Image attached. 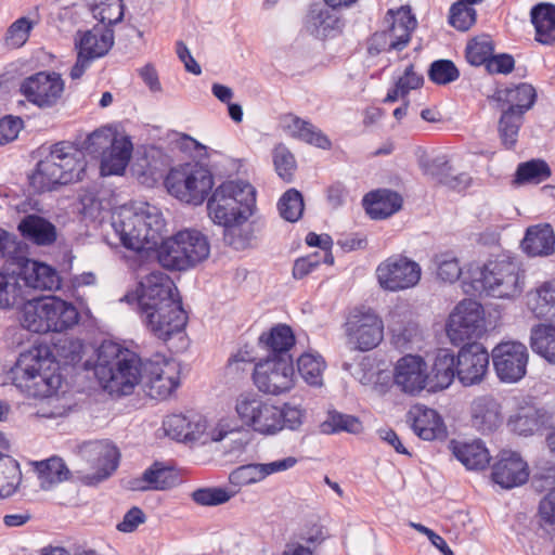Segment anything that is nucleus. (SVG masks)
Wrapping results in <instances>:
<instances>
[{"label":"nucleus","mask_w":555,"mask_h":555,"mask_svg":"<svg viewBox=\"0 0 555 555\" xmlns=\"http://www.w3.org/2000/svg\"><path fill=\"white\" fill-rule=\"evenodd\" d=\"M343 25L334 9L312 8L306 18L307 30L319 39L336 36L341 33Z\"/></svg>","instance_id":"26"},{"label":"nucleus","mask_w":555,"mask_h":555,"mask_svg":"<svg viewBox=\"0 0 555 555\" xmlns=\"http://www.w3.org/2000/svg\"><path fill=\"white\" fill-rule=\"evenodd\" d=\"M451 166L446 156H439L434 158L428 168L427 172L438 178L439 182L450 188H457L461 184L467 182L468 177L464 173L454 176L451 173Z\"/></svg>","instance_id":"51"},{"label":"nucleus","mask_w":555,"mask_h":555,"mask_svg":"<svg viewBox=\"0 0 555 555\" xmlns=\"http://www.w3.org/2000/svg\"><path fill=\"white\" fill-rule=\"evenodd\" d=\"M493 43L488 35L474 38L466 47V59L472 65L486 64L493 54Z\"/></svg>","instance_id":"53"},{"label":"nucleus","mask_w":555,"mask_h":555,"mask_svg":"<svg viewBox=\"0 0 555 555\" xmlns=\"http://www.w3.org/2000/svg\"><path fill=\"white\" fill-rule=\"evenodd\" d=\"M116 350L114 358L108 360L105 349H93L96 359L83 361V370L93 371L108 393L129 396L143 383L151 398L164 400L179 387L183 367L178 360L160 351L141 358L131 349Z\"/></svg>","instance_id":"2"},{"label":"nucleus","mask_w":555,"mask_h":555,"mask_svg":"<svg viewBox=\"0 0 555 555\" xmlns=\"http://www.w3.org/2000/svg\"><path fill=\"white\" fill-rule=\"evenodd\" d=\"M22 300V288L13 274L0 272V309H10Z\"/></svg>","instance_id":"54"},{"label":"nucleus","mask_w":555,"mask_h":555,"mask_svg":"<svg viewBox=\"0 0 555 555\" xmlns=\"http://www.w3.org/2000/svg\"><path fill=\"white\" fill-rule=\"evenodd\" d=\"M64 80L57 73L39 72L27 78L21 85V92L28 102L47 109L56 106L63 96Z\"/></svg>","instance_id":"14"},{"label":"nucleus","mask_w":555,"mask_h":555,"mask_svg":"<svg viewBox=\"0 0 555 555\" xmlns=\"http://www.w3.org/2000/svg\"><path fill=\"white\" fill-rule=\"evenodd\" d=\"M488 349H459L455 357L456 378L464 387L480 384L488 372Z\"/></svg>","instance_id":"16"},{"label":"nucleus","mask_w":555,"mask_h":555,"mask_svg":"<svg viewBox=\"0 0 555 555\" xmlns=\"http://www.w3.org/2000/svg\"><path fill=\"white\" fill-rule=\"evenodd\" d=\"M349 341L357 347H378L384 338L382 319L367 310L354 313L347 322Z\"/></svg>","instance_id":"15"},{"label":"nucleus","mask_w":555,"mask_h":555,"mask_svg":"<svg viewBox=\"0 0 555 555\" xmlns=\"http://www.w3.org/2000/svg\"><path fill=\"white\" fill-rule=\"evenodd\" d=\"M298 373L312 386L322 385V373L325 369V361L318 352H304L297 360Z\"/></svg>","instance_id":"43"},{"label":"nucleus","mask_w":555,"mask_h":555,"mask_svg":"<svg viewBox=\"0 0 555 555\" xmlns=\"http://www.w3.org/2000/svg\"><path fill=\"white\" fill-rule=\"evenodd\" d=\"M413 415L412 429L423 440H435L444 436L443 422L434 409L417 408L411 411Z\"/></svg>","instance_id":"33"},{"label":"nucleus","mask_w":555,"mask_h":555,"mask_svg":"<svg viewBox=\"0 0 555 555\" xmlns=\"http://www.w3.org/2000/svg\"><path fill=\"white\" fill-rule=\"evenodd\" d=\"M235 411L241 421L257 433L274 435L281 430L280 408L263 401L256 395L240 396Z\"/></svg>","instance_id":"11"},{"label":"nucleus","mask_w":555,"mask_h":555,"mask_svg":"<svg viewBox=\"0 0 555 555\" xmlns=\"http://www.w3.org/2000/svg\"><path fill=\"white\" fill-rule=\"evenodd\" d=\"M24 126L20 117L5 116L0 119V144H7L15 140Z\"/></svg>","instance_id":"64"},{"label":"nucleus","mask_w":555,"mask_h":555,"mask_svg":"<svg viewBox=\"0 0 555 555\" xmlns=\"http://www.w3.org/2000/svg\"><path fill=\"white\" fill-rule=\"evenodd\" d=\"M244 222H230L229 225H222L223 241L234 249H244L249 244V234L242 229Z\"/></svg>","instance_id":"62"},{"label":"nucleus","mask_w":555,"mask_h":555,"mask_svg":"<svg viewBox=\"0 0 555 555\" xmlns=\"http://www.w3.org/2000/svg\"><path fill=\"white\" fill-rule=\"evenodd\" d=\"M491 476L503 489H512L525 483L529 473L526 462L517 453L504 451L493 465Z\"/></svg>","instance_id":"18"},{"label":"nucleus","mask_w":555,"mask_h":555,"mask_svg":"<svg viewBox=\"0 0 555 555\" xmlns=\"http://www.w3.org/2000/svg\"><path fill=\"white\" fill-rule=\"evenodd\" d=\"M273 162L278 175L285 181H291L296 168L294 155L284 146L274 149Z\"/></svg>","instance_id":"61"},{"label":"nucleus","mask_w":555,"mask_h":555,"mask_svg":"<svg viewBox=\"0 0 555 555\" xmlns=\"http://www.w3.org/2000/svg\"><path fill=\"white\" fill-rule=\"evenodd\" d=\"M367 214L373 219H385L397 212L402 206L401 196L390 190H377L363 198Z\"/></svg>","instance_id":"30"},{"label":"nucleus","mask_w":555,"mask_h":555,"mask_svg":"<svg viewBox=\"0 0 555 555\" xmlns=\"http://www.w3.org/2000/svg\"><path fill=\"white\" fill-rule=\"evenodd\" d=\"M193 501L203 506H216L228 502L231 493L222 488H201L192 492Z\"/></svg>","instance_id":"60"},{"label":"nucleus","mask_w":555,"mask_h":555,"mask_svg":"<svg viewBox=\"0 0 555 555\" xmlns=\"http://www.w3.org/2000/svg\"><path fill=\"white\" fill-rule=\"evenodd\" d=\"M278 207L283 219L289 222L297 221L305 207L301 193L296 189L287 190L280 198Z\"/></svg>","instance_id":"52"},{"label":"nucleus","mask_w":555,"mask_h":555,"mask_svg":"<svg viewBox=\"0 0 555 555\" xmlns=\"http://www.w3.org/2000/svg\"><path fill=\"white\" fill-rule=\"evenodd\" d=\"M550 417L544 409H522L512 421L514 430L519 435H532L541 427L548 426Z\"/></svg>","instance_id":"41"},{"label":"nucleus","mask_w":555,"mask_h":555,"mask_svg":"<svg viewBox=\"0 0 555 555\" xmlns=\"http://www.w3.org/2000/svg\"><path fill=\"white\" fill-rule=\"evenodd\" d=\"M256 202L254 186L243 181H227L215 189L207 202L211 220L219 225L246 222Z\"/></svg>","instance_id":"7"},{"label":"nucleus","mask_w":555,"mask_h":555,"mask_svg":"<svg viewBox=\"0 0 555 555\" xmlns=\"http://www.w3.org/2000/svg\"><path fill=\"white\" fill-rule=\"evenodd\" d=\"M0 449H4L0 447ZM22 479L20 464L12 456L0 451V498L12 495Z\"/></svg>","instance_id":"40"},{"label":"nucleus","mask_w":555,"mask_h":555,"mask_svg":"<svg viewBox=\"0 0 555 555\" xmlns=\"http://www.w3.org/2000/svg\"><path fill=\"white\" fill-rule=\"evenodd\" d=\"M78 454L94 470L85 477L88 485H96L107 479L119 465L120 453L108 440L83 442L78 448Z\"/></svg>","instance_id":"13"},{"label":"nucleus","mask_w":555,"mask_h":555,"mask_svg":"<svg viewBox=\"0 0 555 555\" xmlns=\"http://www.w3.org/2000/svg\"><path fill=\"white\" fill-rule=\"evenodd\" d=\"M453 455L470 470L485 469L490 463V454L481 440L472 442L452 441Z\"/></svg>","instance_id":"28"},{"label":"nucleus","mask_w":555,"mask_h":555,"mask_svg":"<svg viewBox=\"0 0 555 555\" xmlns=\"http://www.w3.org/2000/svg\"><path fill=\"white\" fill-rule=\"evenodd\" d=\"M472 425L481 434L495 431L503 423L502 405L492 395L475 398L470 403Z\"/></svg>","instance_id":"19"},{"label":"nucleus","mask_w":555,"mask_h":555,"mask_svg":"<svg viewBox=\"0 0 555 555\" xmlns=\"http://www.w3.org/2000/svg\"><path fill=\"white\" fill-rule=\"evenodd\" d=\"M284 122L286 129L294 138L323 150L331 147L330 139L311 122L294 115L285 117Z\"/></svg>","instance_id":"36"},{"label":"nucleus","mask_w":555,"mask_h":555,"mask_svg":"<svg viewBox=\"0 0 555 555\" xmlns=\"http://www.w3.org/2000/svg\"><path fill=\"white\" fill-rule=\"evenodd\" d=\"M167 436L177 441H195L205 433L206 420L198 414H172L163 422Z\"/></svg>","instance_id":"22"},{"label":"nucleus","mask_w":555,"mask_h":555,"mask_svg":"<svg viewBox=\"0 0 555 555\" xmlns=\"http://www.w3.org/2000/svg\"><path fill=\"white\" fill-rule=\"evenodd\" d=\"M138 304L147 327L164 343L184 330L188 318L178 288L166 273L153 271L141 281Z\"/></svg>","instance_id":"3"},{"label":"nucleus","mask_w":555,"mask_h":555,"mask_svg":"<svg viewBox=\"0 0 555 555\" xmlns=\"http://www.w3.org/2000/svg\"><path fill=\"white\" fill-rule=\"evenodd\" d=\"M112 228L120 244L143 256L156 255L159 264L168 270L185 271L209 257L206 235L184 229L162 241L165 220L158 207L144 202L124 205L112 215Z\"/></svg>","instance_id":"1"},{"label":"nucleus","mask_w":555,"mask_h":555,"mask_svg":"<svg viewBox=\"0 0 555 555\" xmlns=\"http://www.w3.org/2000/svg\"><path fill=\"white\" fill-rule=\"evenodd\" d=\"M22 325L29 332H51L47 297L28 300L23 307Z\"/></svg>","instance_id":"35"},{"label":"nucleus","mask_w":555,"mask_h":555,"mask_svg":"<svg viewBox=\"0 0 555 555\" xmlns=\"http://www.w3.org/2000/svg\"><path fill=\"white\" fill-rule=\"evenodd\" d=\"M21 234L41 246L51 245L56 240V228L53 223L38 215H27L18 224Z\"/></svg>","instance_id":"29"},{"label":"nucleus","mask_w":555,"mask_h":555,"mask_svg":"<svg viewBox=\"0 0 555 555\" xmlns=\"http://www.w3.org/2000/svg\"><path fill=\"white\" fill-rule=\"evenodd\" d=\"M258 341L264 347H295L297 343L292 327L284 323H279L263 332Z\"/></svg>","instance_id":"49"},{"label":"nucleus","mask_w":555,"mask_h":555,"mask_svg":"<svg viewBox=\"0 0 555 555\" xmlns=\"http://www.w3.org/2000/svg\"><path fill=\"white\" fill-rule=\"evenodd\" d=\"M26 284L36 289L54 291L61 285L57 272L46 263L33 262L25 271Z\"/></svg>","instance_id":"38"},{"label":"nucleus","mask_w":555,"mask_h":555,"mask_svg":"<svg viewBox=\"0 0 555 555\" xmlns=\"http://www.w3.org/2000/svg\"><path fill=\"white\" fill-rule=\"evenodd\" d=\"M36 22L29 17L22 16L14 21L7 29L3 41L10 49L22 48L29 39Z\"/></svg>","instance_id":"47"},{"label":"nucleus","mask_w":555,"mask_h":555,"mask_svg":"<svg viewBox=\"0 0 555 555\" xmlns=\"http://www.w3.org/2000/svg\"><path fill=\"white\" fill-rule=\"evenodd\" d=\"M496 350L492 349V361L498 378L508 384L520 380L526 375L528 363V354L525 350L506 349L495 353Z\"/></svg>","instance_id":"20"},{"label":"nucleus","mask_w":555,"mask_h":555,"mask_svg":"<svg viewBox=\"0 0 555 555\" xmlns=\"http://www.w3.org/2000/svg\"><path fill=\"white\" fill-rule=\"evenodd\" d=\"M391 343L396 347H404L406 345H418L422 343L423 336L420 326L414 322L406 324L392 325Z\"/></svg>","instance_id":"55"},{"label":"nucleus","mask_w":555,"mask_h":555,"mask_svg":"<svg viewBox=\"0 0 555 555\" xmlns=\"http://www.w3.org/2000/svg\"><path fill=\"white\" fill-rule=\"evenodd\" d=\"M114 44V31L109 27L94 26L92 29L81 34L76 48L92 60L102 57L108 53Z\"/></svg>","instance_id":"27"},{"label":"nucleus","mask_w":555,"mask_h":555,"mask_svg":"<svg viewBox=\"0 0 555 555\" xmlns=\"http://www.w3.org/2000/svg\"><path fill=\"white\" fill-rule=\"evenodd\" d=\"M124 8L122 0H94L92 12L102 24L112 26L121 22Z\"/></svg>","instance_id":"50"},{"label":"nucleus","mask_w":555,"mask_h":555,"mask_svg":"<svg viewBox=\"0 0 555 555\" xmlns=\"http://www.w3.org/2000/svg\"><path fill=\"white\" fill-rule=\"evenodd\" d=\"M550 177L551 168L544 160L531 159L518 165L513 183L516 185L539 184Z\"/></svg>","instance_id":"42"},{"label":"nucleus","mask_w":555,"mask_h":555,"mask_svg":"<svg viewBox=\"0 0 555 555\" xmlns=\"http://www.w3.org/2000/svg\"><path fill=\"white\" fill-rule=\"evenodd\" d=\"M51 332L62 333L74 327L79 321L76 307L61 298L47 297Z\"/></svg>","instance_id":"32"},{"label":"nucleus","mask_w":555,"mask_h":555,"mask_svg":"<svg viewBox=\"0 0 555 555\" xmlns=\"http://www.w3.org/2000/svg\"><path fill=\"white\" fill-rule=\"evenodd\" d=\"M456 377L455 357L450 353L438 354L431 370L426 373L427 390L437 392L448 388Z\"/></svg>","instance_id":"31"},{"label":"nucleus","mask_w":555,"mask_h":555,"mask_svg":"<svg viewBox=\"0 0 555 555\" xmlns=\"http://www.w3.org/2000/svg\"><path fill=\"white\" fill-rule=\"evenodd\" d=\"M521 248L531 257L552 255L555 250V234L552 227L547 223L529 227L521 241Z\"/></svg>","instance_id":"25"},{"label":"nucleus","mask_w":555,"mask_h":555,"mask_svg":"<svg viewBox=\"0 0 555 555\" xmlns=\"http://www.w3.org/2000/svg\"><path fill=\"white\" fill-rule=\"evenodd\" d=\"M449 22L456 29L466 31L476 22V10L464 1H457L450 9Z\"/></svg>","instance_id":"56"},{"label":"nucleus","mask_w":555,"mask_h":555,"mask_svg":"<svg viewBox=\"0 0 555 555\" xmlns=\"http://www.w3.org/2000/svg\"><path fill=\"white\" fill-rule=\"evenodd\" d=\"M483 325V308L473 299L459 302L451 312L447 323V335L452 345L456 347H477L470 341L478 336Z\"/></svg>","instance_id":"10"},{"label":"nucleus","mask_w":555,"mask_h":555,"mask_svg":"<svg viewBox=\"0 0 555 555\" xmlns=\"http://www.w3.org/2000/svg\"><path fill=\"white\" fill-rule=\"evenodd\" d=\"M526 284V273L520 264L509 258L487 261L482 267H469L462 281L465 294L514 299L521 295Z\"/></svg>","instance_id":"5"},{"label":"nucleus","mask_w":555,"mask_h":555,"mask_svg":"<svg viewBox=\"0 0 555 555\" xmlns=\"http://www.w3.org/2000/svg\"><path fill=\"white\" fill-rule=\"evenodd\" d=\"M179 482L175 469L160 462H154L144 470L141 477L129 481V488L133 491H165L173 488Z\"/></svg>","instance_id":"21"},{"label":"nucleus","mask_w":555,"mask_h":555,"mask_svg":"<svg viewBox=\"0 0 555 555\" xmlns=\"http://www.w3.org/2000/svg\"><path fill=\"white\" fill-rule=\"evenodd\" d=\"M433 262L436 268L437 278L443 282L454 283L462 275L463 271L460 260L453 251L436 254Z\"/></svg>","instance_id":"46"},{"label":"nucleus","mask_w":555,"mask_h":555,"mask_svg":"<svg viewBox=\"0 0 555 555\" xmlns=\"http://www.w3.org/2000/svg\"><path fill=\"white\" fill-rule=\"evenodd\" d=\"M261 463H251L235 468L230 474V481L234 485H251L263 480L264 473Z\"/></svg>","instance_id":"59"},{"label":"nucleus","mask_w":555,"mask_h":555,"mask_svg":"<svg viewBox=\"0 0 555 555\" xmlns=\"http://www.w3.org/2000/svg\"><path fill=\"white\" fill-rule=\"evenodd\" d=\"M321 429L324 434L346 431L356 435L362 431L363 426L361 421L353 415L330 411L327 418L321 424Z\"/></svg>","instance_id":"44"},{"label":"nucleus","mask_w":555,"mask_h":555,"mask_svg":"<svg viewBox=\"0 0 555 555\" xmlns=\"http://www.w3.org/2000/svg\"><path fill=\"white\" fill-rule=\"evenodd\" d=\"M35 468L38 474L40 487L43 490L52 489L54 486L67 480L70 476V470L59 456H52L48 460L36 462Z\"/></svg>","instance_id":"37"},{"label":"nucleus","mask_w":555,"mask_h":555,"mask_svg":"<svg viewBox=\"0 0 555 555\" xmlns=\"http://www.w3.org/2000/svg\"><path fill=\"white\" fill-rule=\"evenodd\" d=\"M426 363L418 356L408 354L398 360L395 366L393 380L402 391L416 395L427 389Z\"/></svg>","instance_id":"17"},{"label":"nucleus","mask_w":555,"mask_h":555,"mask_svg":"<svg viewBox=\"0 0 555 555\" xmlns=\"http://www.w3.org/2000/svg\"><path fill=\"white\" fill-rule=\"evenodd\" d=\"M521 125V115L513 111H505L500 119L499 131L503 144L511 149L517 142L518 130Z\"/></svg>","instance_id":"57"},{"label":"nucleus","mask_w":555,"mask_h":555,"mask_svg":"<svg viewBox=\"0 0 555 555\" xmlns=\"http://www.w3.org/2000/svg\"><path fill=\"white\" fill-rule=\"evenodd\" d=\"M531 22L535 28V40L542 44H555V5L539 3L531 10Z\"/></svg>","instance_id":"34"},{"label":"nucleus","mask_w":555,"mask_h":555,"mask_svg":"<svg viewBox=\"0 0 555 555\" xmlns=\"http://www.w3.org/2000/svg\"><path fill=\"white\" fill-rule=\"evenodd\" d=\"M86 167L85 152L81 149L68 142H59L37 164L30 184L38 192L51 191L56 185L80 181Z\"/></svg>","instance_id":"6"},{"label":"nucleus","mask_w":555,"mask_h":555,"mask_svg":"<svg viewBox=\"0 0 555 555\" xmlns=\"http://www.w3.org/2000/svg\"><path fill=\"white\" fill-rule=\"evenodd\" d=\"M531 347H555V324L540 323L531 328Z\"/></svg>","instance_id":"63"},{"label":"nucleus","mask_w":555,"mask_h":555,"mask_svg":"<svg viewBox=\"0 0 555 555\" xmlns=\"http://www.w3.org/2000/svg\"><path fill=\"white\" fill-rule=\"evenodd\" d=\"M421 276V266L400 255L388 257L376 269L379 286L389 292L412 288L418 284Z\"/></svg>","instance_id":"12"},{"label":"nucleus","mask_w":555,"mask_h":555,"mask_svg":"<svg viewBox=\"0 0 555 555\" xmlns=\"http://www.w3.org/2000/svg\"><path fill=\"white\" fill-rule=\"evenodd\" d=\"M460 72L450 60H438L431 63L428 77L436 85H447L456 80Z\"/></svg>","instance_id":"58"},{"label":"nucleus","mask_w":555,"mask_h":555,"mask_svg":"<svg viewBox=\"0 0 555 555\" xmlns=\"http://www.w3.org/2000/svg\"><path fill=\"white\" fill-rule=\"evenodd\" d=\"M387 15L389 16L388 22H390V26L386 30L389 38V50L401 51L411 40V34L417 24L416 18L408 7H401L396 12L389 10Z\"/></svg>","instance_id":"23"},{"label":"nucleus","mask_w":555,"mask_h":555,"mask_svg":"<svg viewBox=\"0 0 555 555\" xmlns=\"http://www.w3.org/2000/svg\"><path fill=\"white\" fill-rule=\"evenodd\" d=\"M63 382L61 361L51 349H26L7 372L2 385L11 383L28 397L48 398Z\"/></svg>","instance_id":"4"},{"label":"nucleus","mask_w":555,"mask_h":555,"mask_svg":"<svg viewBox=\"0 0 555 555\" xmlns=\"http://www.w3.org/2000/svg\"><path fill=\"white\" fill-rule=\"evenodd\" d=\"M164 183L168 193L180 202L198 206L212 190L214 176L199 163H186L171 168Z\"/></svg>","instance_id":"8"},{"label":"nucleus","mask_w":555,"mask_h":555,"mask_svg":"<svg viewBox=\"0 0 555 555\" xmlns=\"http://www.w3.org/2000/svg\"><path fill=\"white\" fill-rule=\"evenodd\" d=\"M132 143L128 137L118 134L112 145L100 157L102 176L122 175L131 158Z\"/></svg>","instance_id":"24"},{"label":"nucleus","mask_w":555,"mask_h":555,"mask_svg":"<svg viewBox=\"0 0 555 555\" xmlns=\"http://www.w3.org/2000/svg\"><path fill=\"white\" fill-rule=\"evenodd\" d=\"M534 100L535 90L529 83H520L505 90V101L511 104L507 111H513L514 114L522 116L533 105Z\"/></svg>","instance_id":"45"},{"label":"nucleus","mask_w":555,"mask_h":555,"mask_svg":"<svg viewBox=\"0 0 555 555\" xmlns=\"http://www.w3.org/2000/svg\"><path fill=\"white\" fill-rule=\"evenodd\" d=\"M529 308L539 318L555 309V279L541 283L529 293Z\"/></svg>","instance_id":"39"},{"label":"nucleus","mask_w":555,"mask_h":555,"mask_svg":"<svg viewBox=\"0 0 555 555\" xmlns=\"http://www.w3.org/2000/svg\"><path fill=\"white\" fill-rule=\"evenodd\" d=\"M267 358L255 364L253 378L257 388L266 393L280 395L294 386L295 367L291 349H269Z\"/></svg>","instance_id":"9"},{"label":"nucleus","mask_w":555,"mask_h":555,"mask_svg":"<svg viewBox=\"0 0 555 555\" xmlns=\"http://www.w3.org/2000/svg\"><path fill=\"white\" fill-rule=\"evenodd\" d=\"M111 127H103L90 133L82 143V149L90 155L101 157L118 137Z\"/></svg>","instance_id":"48"}]
</instances>
